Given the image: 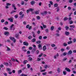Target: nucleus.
Segmentation results:
<instances>
[{"label": "nucleus", "instance_id": "nucleus-1", "mask_svg": "<svg viewBox=\"0 0 76 76\" xmlns=\"http://www.w3.org/2000/svg\"><path fill=\"white\" fill-rule=\"evenodd\" d=\"M10 38L11 40L13 41L14 42H15L16 41V39H15V38L14 37H10Z\"/></svg>", "mask_w": 76, "mask_h": 76}, {"label": "nucleus", "instance_id": "nucleus-2", "mask_svg": "<svg viewBox=\"0 0 76 76\" xmlns=\"http://www.w3.org/2000/svg\"><path fill=\"white\" fill-rule=\"evenodd\" d=\"M30 4L32 5V6H33V5H34L35 4V1H32L30 2Z\"/></svg>", "mask_w": 76, "mask_h": 76}, {"label": "nucleus", "instance_id": "nucleus-3", "mask_svg": "<svg viewBox=\"0 0 76 76\" xmlns=\"http://www.w3.org/2000/svg\"><path fill=\"white\" fill-rule=\"evenodd\" d=\"M65 34L66 35H70V32L67 31H65Z\"/></svg>", "mask_w": 76, "mask_h": 76}, {"label": "nucleus", "instance_id": "nucleus-4", "mask_svg": "<svg viewBox=\"0 0 76 76\" xmlns=\"http://www.w3.org/2000/svg\"><path fill=\"white\" fill-rule=\"evenodd\" d=\"M4 34L5 35L7 36V35H9V33L8 31H6L4 32Z\"/></svg>", "mask_w": 76, "mask_h": 76}, {"label": "nucleus", "instance_id": "nucleus-5", "mask_svg": "<svg viewBox=\"0 0 76 76\" xmlns=\"http://www.w3.org/2000/svg\"><path fill=\"white\" fill-rule=\"evenodd\" d=\"M23 44L24 45H26V46H28L29 44H28V42H23Z\"/></svg>", "mask_w": 76, "mask_h": 76}, {"label": "nucleus", "instance_id": "nucleus-6", "mask_svg": "<svg viewBox=\"0 0 76 76\" xmlns=\"http://www.w3.org/2000/svg\"><path fill=\"white\" fill-rule=\"evenodd\" d=\"M59 56V54H58V53H57L56 54V55H55L54 56V58L55 59H56V58H57L56 57H58Z\"/></svg>", "mask_w": 76, "mask_h": 76}, {"label": "nucleus", "instance_id": "nucleus-7", "mask_svg": "<svg viewBox=\"0 0 76 76\" xmlns=\"http://www.w3.org/2000/svg\"><path fill=\"white\" fill-rule=\"evenodd\" d=\"M72 54V50H69L68 53V55H71Z\"/></svg>", "mask_w": 76, "mask_h": 76}, {"label": "nucleus", "instance_id": "nucleus-8", "mask_svg": "<svg viewBox=\"0 0 76 76\" xmlns=\"http://www.w3.org/2000/svg\"><path fill=\"white\" fill-rule=\"evenodd\" d=\"M8 20H10V21L11 22H13V19H12V18H8Z\"/></svg>", "mask_w": 76, "mask_h": 76}, {"label": "nucleus", "instance_id": "nucleus-9", "mask_svg": "<svg viewBox=\"0 0 76 76\" xmlns=\"http://www.w3.org/2000/svg\"><path fill=\"white\" fill-rule=\"evenodd\" d=\"M65 70L68 72H70L71 71L70 69L68 68H66Z\"/></svg>", "mask_w": 76, "mask_h": 76}, {"label": "nucleus", "instance_id": "nucleus-10", "mask_svg": "<svg viewBox=\"0 0 76 76\" xmlns=\"http://www.w3.org/2000/svg\"><path fill=\"white\" fill-rule=\"evenodd\" d=\"M32 41L33 42H35V41H36V39L35 38H34L32 40Z\"/></svg>", "mask_w": 76, "mask_h": 76}, {"label": "nucleus", "instance_id": "nucleus-11", "mask_svg": "<svg viewBox=\"0 0 76 76\" xmlns=\"http://www.w3.org/2000/svg\"><path fill=\"white\" fill-rule=\"evenodd\" d=\"M29 61H32V58L31 57H29L28 58Z\"/></svg>", "mask_w": 76, "mask_h": 76}, {"label": "nucleus", "instance_id": "nucleus-12", "mask_svg": "<svg viewBox=\"0 0 76 76\" xmlns=\"http://www.w3.org/2000/svg\"><path fill=\"white\" fill-rule=\"evenodd\" d=\"M28 38L29 39H31L32 38V36H30L28 37Z\"/></svg>", "mask_w": 76, "mask_h": 76}, {"label": "nucleus", "instance_id": "nucleus-13", "mask_svg": "<svg viewBox=\"0 0 76 76\" xmlns=\"http://www.w3.org/2000/svg\"><path fill=\"white\" fill-rule=\"evenodd\" d=\"M64 20L65 21H66V20H68V18H67V17H65L64 18Z\"/></svg>", "mask_w": 76, "mask_h": 76}, {"label": "nucleus", "instance_id": "nucleus-14", "mask_svg": "<svg viewBox=\"0 0 76 76\" xmlns=\"http://www.w3.org/2000/svg\"><path fill=\"white\" fill-rule=\"evenodd\" d=\"M51 31H53L54 30V26H52L50 28Z\"/></svg>", "mask_w": 76, "mask_h": 76}, {"label": "nucleus", "instance_id": "nucleus-15", "mask_svg": "<svg viewBox=\"0 0 76 76\" xmlns=\"http://www.w3.org/2000/svg\"><path fill=\"white\" fill-rule=\"evenodd\" d=\"M14 25V24H12L11 26L10 27V29H11V30H12V28H13V26Z\"/></svg>", "mask_w": 76, "mask_h": 76}, {"label": "nucleus", "instance_id": "nucleus-16", "mask_svg": "<svg viewBox=\"0 0 76 76\" xmlns=\"http://www.w3.org/2000/svg\"><path fill=\"white\" fill-rule=\"evenodd\" d=\"M67 53L66 52H64L63 53V56H66V55H67Z\"/></svg>", "mask_w": 76, "mask_h": 76}, {"label": "nucleus", "instance_id": "nucleus-17", "mask_svg": "<svg viewBox=\"0 0 76 76\" xmlns=\"http://www.w3.org/2000/svg\"><path fill=\"white\" fill-rule=\"evenodd\" d=\"M65 28H66V31H68V29H69V27H68V26H65Z\"/></svg>", "mask_w": 76, "mask_h": 76}, {"label": "nucleus", "instance_id": "nucleus-18", "mask_svg": "<svg viewBox=\"0 0 76 76\" xmlns=\"http://www.w3.org/2000/svg\"><path fill=\"white\" fill-rule=\"evenodd\" d=\"M36 50H37L36 49V48H34V49H33L32 50V52H35V51Z\"/></svg>", "mask_w": 76, "mask_h": 76}, {"label": "nucleus", "instance_id": "nucleus-19", "mask_svg": "<svg viewBox=\"0 0 76 76\" xmlns=\"http://www.w3.org/2000/svg\"><path fill=\"white\" fill-rule=\"evenodd\" d=\"M23 63L24 64H26V63H28V61H27V60H25L23 61Z\"/></svg>", "mask_w": 76, "mask_h": 76}, {"label": "nucleus", "instance_id": "nucleus-20", "mask_svg": "<svg viewBox=\"0 0 76 76\" xmlns=\"http://www.w3.org/2000/svg\"><path fill=\"white\" fill-rule=\"evenodd\" d=\"M37 18L38 20L40 19V16H37Z\"/></svg>", "mask_w": 76, "mask_h": 76}, {"label": "nucleus", "instance_id": "nucleus-21", "mask_svg": "<svg viewBox=\"0 0 76 76\" xmlns=\"http://www.w3.org/2000/svg\"><path fill=\"white\" fill-rule=\"evenodd\" d=\"M34 13H35L36 15H37V14H39V12L38 11H35Z\"/></svg>", "mask_w": 76, "mask_h": 76}, {"label": "nucleus", "instance_id": "nucleus-22", "mask_svg": "<svg viewBox=\"0 0 76 76\" xmlns=\"http://www.w3.org/2000/svg\"><path fill=\"white\" fill-rule=\"evenodd\" d=\"M15 12H16V11L15 10H13L11 12L10 14H12V13H15Z\"/></svg>", "mask_w": 76, "mask_h": 76}, {"label": "nucleus", "instance_id": "nucleus-23", "mask_svg": "<svg viewBox=\"0 0 76 76\" xmlns=\"http://www.w3.org/2000/svg\"><path fill=\"white\" fill-rule=\"evenodd\" d=\"M57 71H58V73H60V68H58V69Z\"/></svg>", "mask_w": 76, "mask_h": 76}, {"label": "nucleus", "instance_id": "nucleus-24", "mask_svg": "<svg viewBox=\"0 0 76 76\" xmlns=\"http://www.w3.org/2000/svg\"><path fill=\"white\" fill-rule=\"evenodd\" d=\"M9 66H11L12 65V62H9Z\"/></svg>", "mask_w": 76, "mask_h": 76}, {"label": "nucleus", "instance_id": "nucleus-25", "mask_svg": "<svg viewBox=\"0 0 76 76\" xmlns=\"http://www.w3.org/2000/svg\"><path fill=\"white\" fill-rule=\"evenodd\" d=\"M28 10H29V11H30L31 12H32V11L34 10V9L32 8H30Z\"/></svg>", "mask_w": 76, "mask_h": 76}, {"label": "nucleus", "instance_id": "nucleus-26", "mask_svg": "<svg viewBox=\"0 0 76 76\" xmlns=\"http://www.w3.org/2000/svg\"><path fill=\"white\" fill-rule=\"evenodd\" d=\"M72 42H72V41H70L68 42V44H72Z\"/></svg>", "mask_w": 76, "mask_h": 76}, {"label": "nucleus", "instance_id": "nucleus-27", "mask_svg": "<svg viewBox=\"0 0 76 76\" xmlns=\"http://www.w3.org/2000/svg\"><path fill=\"white\" fill-rule=\"evenodd\" d=\"M24 16V15L23 14L20 17V19H22L23 18V16Z\"/></svg>", "mask_w": 76, "mask_h": 76}, {"label": "nucleus", "instance_id": "nucleus-28", "mask_svg": "<svg viewBox=\"0 0 76 76\" xmlns=\"http://www.w3.org/2000/svg\"><path fill=\"white\" fill-rule=\"evenodd\" d=\"M63 73L64 75H66V72L65 71H63Z\"/></svg>", "mask_w": 76, "mask_h": 76}, {"label": "nucleus", "instance_id": "nucleus-29", "mask_svg": "<svg viewBox=\"0 0 76 76\" xmlns=\"http://www.w3.org/2000/svg\"><path fill=\"white\" fill-rule=\"evenodd\" d=\"M3 29H5V30H8V28H7L6 27H5L3 28Z\"/></svg>", "mask_w": 76, "mask_h": 76}, {"label": "nucleus", "instance_id": "nucleus-30", "mask_svg": "<svg viewBox=\"0 0 76 76\" xmlns=\"http://www.w3.org/2000/svg\"><path fill=\"white\" fill-rule=\"evenodd\" d=\"M11 60L12 61H14V62L16 61L15 59H14V58H12Z\"/></svg>", "mask_w": 76, "mask_h": 76}, {"label": "nucleus", "instance_id": "nucleus-31", "mask_svg": "<svg viewBox=\"0 0 76 76\" xmlns=\"http://www.w3.org/2000/svg\"><path fill=\"white\" fill-rule=\"evenodd\" d=\"M58 6V4H54V7H57Z\"/></svg>", "mask_w": 76, "mask_h": 76}, {"label": "nucleus", "instance_id": "nucleus-32", "mask_svg": "<svg viewBox=\"0 0 76 76\" xmlns=\"http://www.w3.org/2000/svg\"><path fill=\"white\" fill-rule=\"evenodd\" d=\"M27 66L28 69L31 67V65H30L29 64H27Z\"/></svg>", "mask_w": 76, "mask_h": 76}, {"label": "nucleus", "instance_id": "nucleus-33", "mask_svg": "<svg viewBox=\"0 0 76 76\" xmlns=\"http://www.w3.org/2000/svg\"><path fill=\"white\" fill-rule=\"evenodd\" d=\"M15 37L16 38H17V39H19V35H16Z\"/></svg>", "mask_w": 76, "mask_h": 76}, {"label": "nucleus", "instance_id": "nucleus-34", "mask_svg": "<svg viewBox=\"0 0 76 76\" xmlns=\"http://www.w3.org/2000/svg\"><path fill=\"white\" fill-rule=\"evenodd\" d=\"M69 3H72L73 2V0H69Z\"/></svg>", "mask_w": 76, "mask_h": 76}, {"label": "nucleus", "instance_id": "nucleus-35", "mask_svg": "<svg viewBox=\"0 0 76 76\" xmlns=\"http://www.w3.org/2000/svg\"><path fill=\"white\" fill-rule=\"evenodd\" d=\"M67 44H66V43H64V44H63L64 46L66 47V46H67Z\"/></svg>", "mask_w": 76, "mask_h": 76}, {"label": "nucleus", "instance_id": "nucleus-36", "mask_svg": "<svg viewBox=\"0 0 76 76\" xmlns=\"http://www.w3.org/2000/svg\"><path fill=\"white\" fill-rule=\"evenodd\" d=\"M22 70H18V74H19V73H22Z\"/></svg>", "mask_w": 76, "mask_h": 76}, {"label": "nucleus", "instance_id": "nucleus-37", "mask_svg": "<svg viewBox=\"0 0 76 76\" xmlns=\"http://www.w3.org/2000/svg\"><path fill=\"white\" fill-rule=\"evenodd\" d=\"M51 46L52 47H54L56 46V45H55L54 44H52Z\"/></svg>", "mask_w": 76, "mask_h": 76}, {"label": "nucleus", "instance_id": "nucleus-38", "mask_svg": "<svg viewBox=\"0 0 76 76\" xmlns=\"http://www.w3.org/2000/svg\"><path fill=\"white\" fill-rule=\"evenodd\" d=\"M42 75H47V72H43L42 73Z\"/></svg>", "mask_w": 76, "mask_h": 76}, {"label": "nucleus", "instance_id": "nucleus-39", "mask_svg": "<svg viewBox=\"0 0 76 76\" xmlns=\"http://www.w3.org/2000/svg\"><path fill=\"white\" fill-rule=\"evenodd\" d=\"M7 5L8 6H11V4L9 3H7Z\"/></svg>", "mask_w": 76, "mask_h": 76}, {"label": "nucleus", "instance_id": "nucleus-40", "mask_svg": "<svg viewBox=\"0 0 76 76\" xmlns=\"http://www.w3.org/2000/svg\"><path fill=\"white\" fill-rule=\"evenodd\" d=\"M4 22V19H2V20H1V22L2 23H3V22Z\"/></svg>", "mask_w": 76, "mask_h": 76}, {"label": "nucleus", "instance_id": "nucleus-41", "mask_svg": "<svg viewBox=\"0 0 76 76\" xmlns=\"http://www.w3.org/2000/svg\"><path fill=\"white\" fill-rule=\"evenodd\" d=\"M43 55V54L41 53L39 55V57H41V56H42Z\"/></svg>", "mask_w": 76, "mask_h": 76}, {"label": "nucleus", "instance_id": "nucleus-42", "mask_svg": "<svg viewBox=\"0 0 76 76\" xmlns=\"http://www.w3.org/2000/svg\"><path fill=\"white\" fill-rule=\"evenodd\" d=\"M37 44H39L41 43V41H38L36 42Z\"/></svg>", "mask_w": 76, "mask_h": 76}, {"label": "nucleus", "instance_id": "nucleus-43", "mask_svg": "<svg viewBox=\"0 0 76 76\" xmlns=\"http://www.w3.org/2000/svg\"><path fill=\"white\" fill-rule=\"evenodd\" d=\"M5 25H8L9 23V22L8 21H6L4 23Z\"/></svg>", "mask_w": 76, "mask_h": 76}, {"label": "nucleus", "instance_id": "nucleus-44", "mask_svg": "<svg viewBox=\"0 0 76 76\" xmlns=\"http://www.w3.org/2000/svg\"><path fill=\"white\" fill-rule=\"evenodd\" d=\"M6 51H10V49L9 48H7Z\"/></svg>", "mask_w": 76, "mask_h": 76}, {"label": "nucleus", "instance_id": "nucleus-45", "mask_svg": "<svg viewBox=\"0 0 76 76\" xmlns=\"http://www.w3.org/2000/svg\"><path fill=\"white\" fill-rule=\"evenodd\" d=\"M7 69L8 71H9V72H10V71H11V69H10L9 68H7Z\"/></svg>", "mask_w": 76, "mask_h": 76}, {"label": "nucleus", "instance_id": "nucleus-46", "mask_svg": "<svg viewBox=\"0 0 76 76\" xmlns=\"http://www.w3.org/2000/svg\"><path fill=\"white\" fill-rule=\"evenodd\" d=\"M45 70H45V69H43L42 70L40 71V72H45Z\"/></svg>", "mask_w": 76, "mask_h": 76}, {"label": "nucleus", "instance_id": "nucleus-47", "mask_svg": "<svg viewBox=\"0 0 76 76\" xmlns=\"http://www.w3.org/2000/svg\"><path fill=\"white\" fill-rule=\"evenodd\" d=\"M73 23V21L72 20H71L70 21L69 23L70 24H72Z\"/></svg>", "mask_w": 76, "mask_h": 76}, {"label": "nucleus", "instance_id": "nucleus-48", "mask_svg": "<svg viewBox=\"0 0 76 76\" xmlns=\"http://www.w3.org/2000/svg\"><path fill=\"white\" fill-rule=\"evenodd\" d=\"M56 9H57V12H58L59 10H60V9H59V7H57Z\"/></svg>", "mask_w": 76, "mask_h": 76}, {"label": "nucleus", "instance_id": "nucleus-49", "mask_svg": "<svg viewBox=\"0 0 76 76\" xmlns=\"http://www.w3.org/2000/svg\"><path fill=\"white\" fill-rule=\"evenodd\" d=\"M22 50L24 51H26V50L24 49V48H22Z\"/></svg>", "mask_w": 76, "mask_h": 76}, {"label": "nucleus", "instance_id": "nucleus-50", "mask_svg": "<svg viewBox=\"0 0 76 76\" xmlns=\"http://www.w3.org/2000/svg\"><path fill=\"white\" fill-rule=\"evenodd\" d=\"M15 18H18V14L15 15Z\"/></svg>", "mask_w": 76, "mask_h": 76}, {"label": "nucleus", "instance_id": "nucleus-51", "mask_svg": "<svg viewBox=\"0 0 76 76\" xmlns=\"http://www.w3.org/2000/svg\"><path fill=\"white\" fill-rule=\"evenodd\" d=\"M45 31L46 33H47V32H48V29H46V30H45Z\"/></svg>", "mask_w": 76, "mask_h": 76}, {"label": "nucleus", "instance_id": "nucleus-52", "mask_svg": "<svg viewBox=\"0 0 76 76\" xmlns=\"http://www.w3.org/2000/svg\"><path fill=\"white\" fill-rule=\"evenodd\" d=\"M50 3L51 4V5H53V2H52V1H50Z\"/></svg>", "mask_w": 76, "mask_h": 76}, {"label": "nucleus", "instance_id": "nucleus-53", "mask_svg": "<svg viewBox=\"0 0 76 76\" xmlns=\"http://www.w3.org/2000/svg\"><path fill=\"white\" fill-rule=\"evenodd\" d=\"M70 27L71 28H72V27H73V28H75V25H71L70 26Z\"/></svg>", "mask_w": 76, "mask_h": 76}, {"label": "nucleus", "instance_id": "nucleus-54", "mask_svg": "<svg viewBox=\"0 0 76 76\" xmlns=\"http://www.w3.org/2000/svg\"><path fill=\"white\" fill-rule=\"evenodd\" d=\"M73 42H76V39H75V38H74V39H73Z\"/></svg>", "mask_w": 76, "mask_h": 76}, {"label": "nucleus", "instance_id": "nucleus-55", "mask_svg": "<svg viewBox=\"0 0 76 76\" xmlns=\"http://www.w3.org/2000/svg\"><path fill=\"white\" fill-rule=\"evenodd\" d=\"M23 13V12H22L21 11L20 13H19V15H22V14Z\"/></svg>", "mask_w": 76, "mask_h": 76}, {"label": "nucleus", "instance_id": "nucleus-56", "mask_svg": "<svg viewBox=\"0 0 76 76\" xmlns=\"http://www.w3.org/2000/svg\"><path fill=\"white\" fill-rule=\"evenodd\" d=\"M56 36H57V37H59L60 36V34H59L58 33H56Z\"/></svg>", "mask_w": 76, "mask_h": 76}, {"label": "nucleus", "instance_id": "nucleus-57", "mask_svg": "<svg viewBox=\"0 0 76 76\" xmlns=\"http://www.w3.org/2000/svg\"><path fill=\"white\" fill-rule=\"evenodd\" d=\"M43 26L44 28H47V26L45 25H43Z\"/></svg>", "mask_w": 76, "mask_h": 76}, {"label": "nucleus", "instance_id": "nucleus-58", "mask_svg": "<svg viewBox=\"0 0 76 76\" xmlns=\"http://www.w3.org/2000/svg\"><path fill=\"white\" fill-rule=\"evenodd\" d=\"M4 64H5V65H6V66H8V65H9V64H8V63H4Z\"/></svg>", "mask_w": 76, "mask_h": 76}, {"label": "nucleus", "instance_id": "nucleus-59", "mask_svg": "<svg viewBox=\"0 0 76 76\" xmlns=\"http://www.w3.org/2000/svg\"><path fill=\"white\" fill-rule=\"evenodd\" d=\"M31 29H32V26H30L29 27L28 29H29V30H31Z\"/></svg>", "mask_w": 76, "mask_h": 76}, {"label": "nucleus", "instance_id": "nucleus-60", "mask_svg": "<svg viewBox=\"0 0 76 76\" xmlns=\"http://www.w3.org/2000/svg\"><path fill=\"white\" fill-rule=\"evenodd\" d=\"M44 67L45 68V69H47V67H48V65H46Z\"/></svg>", "mask_w": 76, "mask_h": 76}, {"label": "nucleus", "instance_id": "nucleus-61", "mask_svg": "<svg viewBox=\"0 0 76 76\" xmlns=\"http://www.w3.org/2000/svg\"><path fill=\"white\" fill-rule=\"evenodd\" d=\"M22 76H28L27 75H25V74H22Z\"/></svg>", "mask_w": 76, "mask_h": 76}, {"label": "nucleus", "instance_id": "nucleus-62", "mask_svg": "<svg viewBox=\"0 0 76 76\" xmlns=\"http://www.w3.org/2000/svg\"><path fill=\"white\" fill-rule=\"evenodd\" d=\"M29 27V25H27L26 26V28H28Z\"/></svg>", "mask_w": 76, "mask_h": 76}, {"label": "nucleus", "instance_id": "nucleus-63", "mask_svg": "<svg viewBox=\"0 0 76 76\" xmlns=\"http://www.w3.org/2000/svg\"><path fill=\"white\" fill-rule=\"evenodd\" d=\"M68 9L69 10H71V9H72V8H71V7H68Z\"/></svg>", "mask_w": 76, "mask_h": 76}, {"label": "nucleus", "instance_id": "nucleus-64", "mask_svg": "<svg viewBox=\"0 0 76 76\" xmlns=\"http://www.w3.org/2000/svg\"><path fill=\"white\" fill-rule=\"evenodd\" d=\"M29 10H27V13H28L29 12Z\"/></svg>", "mask_w": 76, "mask_h": 76}]
</instances>
